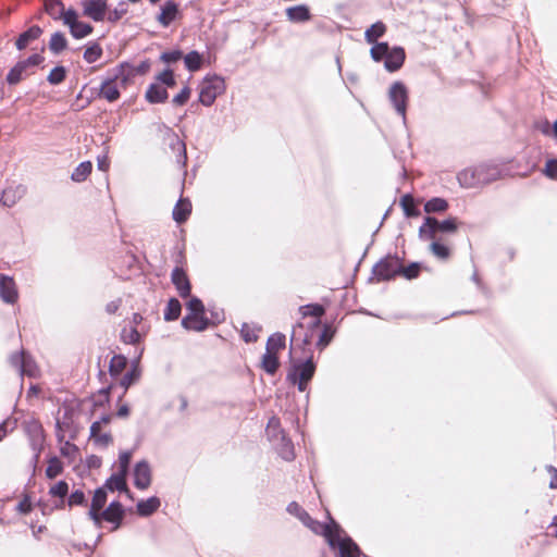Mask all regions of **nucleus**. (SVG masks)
<instances>
[{
	"instance_id": "052dcab7",
	"label": "nucleus",
	"mask_w": 557,
	"mask_h": 557,
	"mask_svg": "<svg viewBox=\"0 0 557 557\" xmlns=\"http://www.w3.org/2000/svg\"><path fill=\"white\" fill-rule=\"evenodd\" d=\"M539 129L544 135H547V136L553 135V132H552L553 131V126H550L548 122H544V123L540 124L539 125Z\"/></svg>"
},
{
	"instance_id": "338daca9",
	"label": "nucleus",
	"mask_w": 557,
	"mask_h": 557,
	"mask_svg": "<svg viewBox=\"0 0 557 557\" xmlns=\"http://www.w3.org/2000/svg\"><path fill=\"white\" fill-rule=\"evenodd\" d=\"M117 307L119 305L116 302H111L107 306V310L108 312L113 313L116 311Z\"/></svg>"
},
{
	"instance_id": "79ce46f5",
	"label": "nucleus",
	"mask_w": 557,
	"mask_h": 557,
	"mask_svg": "<svg viewBox=\"0 0 557 557\" xmlns=\"http://www.w3.org/2000/svg\"><path fill=\"white\" fill-rule=\"evenodd\" d=\"M126 367V358L123 356H114L110 361V373L119 375Z\"/></svg>"
},
{
	"instance_id": "7c9ffc66",
	"label": "nucleus",
	"mask_w": 557,
	"mask_h": 557,
	"mask_svg": "<svg viewBox=\"0 0 557 557\" xmlns=\"http://www.w3.org/2000/svg\"><path fill=\"white\" fill-rule=\"evenodd\" d=\"M46 12L51 15L54 20H61L63 22V13H66L67 9L64 8L60 0H46L45 2Z\"/></svg>"
},
{
	"instance_id": "37998d69",
	"label": "nucleus",
	"mask_w": 557,
	"mask_h": 557,
	"mask_svg": "<svg viewBox=\"0 0 557 557\" xmlns=\"http://www.w3.org/2000/svg\"><path fill=\"white\" fill-rule=\"evenodd\" d=\"M69 491V485L65 481H59L54 485H52L49 490V494L54 497L63 498Z\"/></svg>"
},
{
	"instance_id": "aec40b11",
	"label": "nucleus",
	"mask_w": 557,
	"mask_h": 557,
	"mask_svg": "<svg viewBox=\"0 0 557 557\" xmlns=\"http://www.w3.org/2000/svg\"><path fill=\"white\" fill-rule=\"evenodd\" d=\"M178 15V5L173 1H166L160 10L157 21L164 27L169 26Z\"/></svg>"
},
{
	"instance_id": "cd10ccee",
	"label": "nucleus",
	"mask_w": 557,
	"mask_h": 557,
	"mask_svg": "<svg viewBox=\"0 0 557 557\" xmlns=\"http://www.w3.org/2000/svg\"><path fill=\"white\" fill-rule=\"evenodd\" d=\"M159 507L160 499L158 497H150L137 504V512L143 517H147L157 511Z\"/></svg>"
},
{
	"instance_id": "680f3d73",
	"label": "nucleus",
	"mask_w": 557,
	"mask_h": 557,
	"mask_svg": "<svg viewBox=\"0 0 557 557\" xmlns=\"http://www.w3.org/2000/svg\"><path fill=\"white\" fill-rule=\"evenodd\" d=\"M98 169L103 171V172L108 171V169H109V160H108V158L106 156L98 159Z\"/></svg>"
},
{
	"instance_id": "9b49d317",
	"label": "nucleus",
	"mask_w": 557,
	"mask_h": 557,
	"mask_svg": "<svg viewBox=\"0 0 557 557\" xmlns=\"http://www.w3.org/2000/svg\"><path fill=\"white\" fill-rule=\"evenodd\" d=\"M81 7L85 16L100 22L106 16L108 3L107 0H83Z\"/></svg>"
},
{
	"instance_id": "f8f14e48",
	"label": "nucleus",
	"mask_w": 557,
	"mask_h": 557,
	"mask_svg": "<svg viewBox=\"0 0 557 557\" xmlns=\"http://www.w3.org/2000/svg\"><path fill=\"white\" fill-rule=\"evenodd\" d=\"M388 96L396 111L404 117L408 100V90L406 86L400 82L394 83L389 88Z\"/></svg>"
},
{
	"instance_id": "39448f33",
	"label": "nucleus",
	"mask_w": 557,
	"mask_h": 557,
	"mask_svg": "<svg viewBox=\"0 0 557 557\" xmlns=\"http://www.w3.org/2000/svg\"><path fill=\"white\" fill-rule=\"evenodd\" d=\"M326 529L330 531V534L326 531L320 534L325 536L331 546L338 547L342 557L359 556L358 546L350 539L342 536V531L334 521H331V524H326Z\"/></svg>"
},
{
	"instance_id": "8fccbe9b",
	"label": "nucleus",
	"mask_w": 557,
	"mask_h": 557,
	"mask_svg": "<svg viewBox=\"0 0 557 557\" xmlns=\"http://www.w3.org/2000/svg\"><path fill=\"white\" fill-rule=\"evenodd\" d=\"M44 61V58L39 53H35L30 55L28 59L21 61L20 64L24 65V70L29 66L39 65Z\"/></svg>"
},
{
	"instance_id": "f257e3e1",
	"label": "nucleus",
	"mask_w": 557,
	"mask_h": 557,
	"mask_svg": "<svg viewBox=\"0 0 557 557\" xmlns=\"http://www.w3.org/2000/svg\"><path fill=\"white\" fill-rule=\"evenodd\" d=\"M499 177V171L495 166L479 165L461 171L457 178L459 184L466 188H473L488 184Z\"/></svg>"
},
{
	"instance_id": "20e7f679",
	"label": "nucleus",
	"mask_w": 557,
	"mask_h": 557,
	"mask_svg": "<svg viewBox=\"0 0 557 557\" xmlns=\"http://www.w3.org/2000/svg\"><path fill=\"white\" fill-rule=\"evenodd\" d=\"M285 348V336L281 333L272 334L267 342L265 352L261 360L262 369L274 374L280 366L278 354Z\"/></svg>"
},
{
	"instance_id": "4d7b16f0",
	"label": "nucleus",
	"mask_w": 557,
	"mask_h": 557,
	"mask_svg": "<svg viewBox=\"0 0 557 557\" xmlns=\"http://www.w3.org/2000/svg\"><path fill=\"white\" fill-rule=\"evenodd\" d=\"M32 510V503L28 497H24L17 505V511L21 513H28Z\"/></svg>"
},
{
	"instance_id": "69168bd1",
	"label": "nucleus",
	"mask_w": 557,
	"mask_h": 557,
	"mask_svg": "<svg viewBox=\"0 0 557 557\" xmlns=\"http://www.w3.org/2000/svg\"><path fill=\"white\" fill-rule=\"evenodd\" d=\"M117 416L122 417V418L127 417L128 416V407L126 405L121 406L117 410Z\"/></svg>"
},
{
	"instance_id": "ddd939ff",
	"label": "nucleus",
	"mask_w": 557,
	"mask_h": 557,
	"mask_svg": "<svg viewBox=\"0 0 557 557\" xmlns=\"http://www.w3.org/2000/svg\"><path fill=\"white\" fill-rule=\"evenodd\" d=\"M107 503V492L104 487L98 488L92 497L91 506L89 509V517L94 523L99 528L101 527V510Z\"/></svg>"
},
{
	"instance_id": "0eeeda50",
	"label": "nucleus",
	"mask_w": 557,
	"mask_h": 557,
	"mask_svg": "<svg viewBox=\"0 0 557 557\" xmlns=\"http://www.w3.org/2000/svg\"><path fill=\"white\" fill-rule=\"evenodd\" d=\"M225 89L224 81L221 77L213 76L206 78L200 86L199 101L203 106H211L216 97Z\"/></svg>"
},
{
	"instance_id": "6ab92c4d",
	"label": "nucleus",
	"mask_w": 557,
	"mask_h": 557,
	"mask_svg": "<svg viewBox=\"0 0 557 557\" xmlns=\"http://www.w3.org/2000/svg\"><path fill=\"white\" fill-rule=\"evenodd\" d=\"M0 297L3 301L13 304L17 299V290L13 278L1 276L0 278Z\"/></svg>"
},
{
	"instance_id": "4468645a",
	"label": "nucleus",
	"mask_w": 557,
	"mask_h": 557,
	"mask_svg": "<svg viewBox=\"0 0 557 557\" xmlns=\"http://www.w3.org/2000/svg\"><path fill=\"white\" fill-rule=\"evenodd\" d=\"M110 421L111 417L104 416L101 420L94 422L90 426V436L99 446L106 447L112 442L111 435L101 431L102 426L109 424Z\"/></svg>"
},
{
	"instance_id": "473e14b6",
	"label": "nucleus",
	"mask_w": 557,
	"mask_h": 557,
	"mask_svg": "<svg viewBox=\"0 0 557 557\" xmlns=\"http://www.w3.org/2000/svg\"><path fill=\"white\" fill-rule=\"evenodd\" d=\"M92 164L89 161L79 163L72 173V180L74 182H84L91 173Z\"/></svg>"
},
{
	"instance_id": "2eb2a0df",
	"label": "nucleus",
	"mask_w": 557,
	"mask_h": 557,
	"mask_svg": "<svg viewBox=\"0 0 557 557\" xmlns=\"http://www.w3.org/2000/svg\"><path fill=\"white\" fill-rule=\"evenodd\" d=\"M398 272H400V264L395 258L384 259L374 267V274L380 280H389Z\"/></svg>"
},
{
	"instance_id": "58836bf2",
	"label": "nucleus",
	"mask_w": 557,
	"mask_h": 557,
	"mask_svg": "<svg viewBox=\"0 0 557 557\" xmlns=\"http://www.w3.org/2000/svg\"><path fill=\"white\" fill-rule=\"evenodd\" d=\"M400 205L407 216L419 215V211L416 208L414 199L410 195H405L400 200Z\"/></svg>"
},
{
	"instance_id": "e2e57ef3",
	"label": "nucleus",
	"mask_w": 557,
	"mask_h": 557,
	"mask_svg": "<svg viewBox=\"0 0 557 557\" xmlns=\"http://www.w3.org/2000/svg\"><path fill=\"white\" fill-rule=\"evenodd\" d=\"M242 335L247 343L255 342L257 339V335L253 332L242 330Z\"/></svg>"
},
{
	"instance_id": "de8ad7c7",
	"label": "nucleus",
	"mask_w": 557,
	"mask_h": 557,
	"mask_svg": "<svg viewBox=\"0 0 557 557\" xmlns=\"http://www.w3.org/2000/svg\"><path fill=\"white\" fill-rule=\"evenodd\" d=\"M132 458V454L129 451H123L119 456V472L127 473L128 465Z\"/></svg>"
},
{
	"instance_id": "49530a36",
	"label": "nucleus",
	"mask_w": 557,
	"mask_h": 557,
	"mask_svg": "<svg viewBox=\"0 0 557 557\" xmlns=\"http://www.w3.org/2000/svg\"><path fill=\"white\" fill-rule=\"evenodd\" d=\"M140 334L136 327L124 329L122 331V339L127 344H135L139 341Z\"/></svg>"
},
{
	"instance_id": "c03bdc74",
	"label": "nucleus",
	"mask_w": 557,
	"mask_h": 557,
	"mask_svg": "<svg viewBox=\"0 0 557 557\" xmlns=\"http://www.w3.org/2000/svg\"><path fill=\"white\" fill-rule=\"evenodd\" d=\"M542 172L548 178L556 180L557 178V159H554V158L547 159Z\"/></svg>"
},
{
	"instance_id": "603ef678",
	"label": "nucleus",
	"mask_w": 557,
	"mask_h": 557,
	"mask_svg": "<svg viewBox=\"0 0 557 557\" xmlns=\"http://www.w3.org/2000/svg\"><path fill=\"white\" fill-rule=\"evenodd\" d=\"M84 502L85 495L82 491H75L69 497V506L82 505Z\"/></svg>"
},
{
	"instance_id": "864d4df0",
	"label": "nucleus",
	"mask_w": 557,
	"mask_h": 557,
	"mask_svg": "<svg viewBox=\"0 0 557 557\" xmlns=\"http://www.w3.org/2000/svg\"><path fill=\"white\" fill-rule=\"evenodd\" d=\"M187 310H188V312H196V311L200 312V311H205V308H203L201 300L193 297L187 302Z\"/></svg>"
},
{
	"instance_id": "6e6552de",
	"label": "nucleus",
	"mask_w": 557,
	"mask_h": 557,
	"mask_svg": "<svg viewBox=\"0 0 557 557\" xmlns=\"http://www.w3.org/2000/svg\"><path fill=\"white\" fill-rule=\"evenodd\" d=\"M457 230L456 219H447L443 222H438L434 218H426L425 222L419 230V235L422 239H433L436 232H455Z\"/></svg>"
},
{
	"instance_id": "13d9d810",
	"label": "nucleus",
	"mask_w": 557,
	"mask_h": 557,
	"mask_svg": "<svg viewBox=\"0 0 557 557\" xmlns=\"http://www.w3.org/2000/svg\"><path fill=\"white\" fill-rule=\"evenodd\" d=\"M137 377V373L136 371L134 370L133 372L131 373H126L123 379L121 380V385L124 387V388H127L133 382L134 380Z\"/></svg>"
},
{
	"instance_id": "5701e85b",
	"label": "nucleus",
	"mask_w": 557,
	"mask_h": 557,
	"mask_svg": "<svg viewBox=\"0 0 557 557\" xmlns=\"http://www.w3.org/2000/svg\"><path fill=\"white\" fill-rule=\"evenodd\" d=\"M172 282L182 297H187L190 293V284L185 272L176 268L172 272Z\"/></svg>"
},
{
	"instance_id": "393cba45",
	"label": "nucleus",
	"mask_w": 557,
	"mask_h": 557,
	"mask_svg": "<svg viewBox=\"0 0 557 557\" xmlns=\"http://www.w3.org/2000/svg\"><path fill=\"white\" fill-rule=\"evenodd\" d=\"M104 488H108L110 491H123L129 495V492H128L127 485H126V474L119 472V471L116 473L112 474L108 479V481L104 485Z\"/></svg>"
},
{
	"instance_id": "2f4dec72",
	"label": "nucleus",
	"mask_w": 557,
	"mask_h": 557,
	"mask_svg": "<svg viewBox=\"0 0 557 557\" xmlns=\"http://www.w3.org/2000/svg\"><path fill=\"white\" fill-rule=\"evenodd\" d=\"M67 47V40L63 33L57 32L51 35L50 41H49V49L58 54L61 51H63Z\"/></svg>"
},
{
	"instance_id": "c756f323",
	"label": "nucleus",
	"mask_w": 557,
	"mask_h": 557,
	"mask_svg": "<svg viewBox=\"0 0 557 557\" xmlns=\"http://www.w3.org/2000/svg\"><path fill=\"white\" fill-rule=\"evenodd\" d=\"M166 98H168V92L160 85L153 84L146 91V99L150 103H160V102L165 101Z\"/></svg>"
},
{
	"instance_id": "a878e982",
	"label": "nucleus",
	"mask_w": 557,
	"mask_h": 557,
	"mask_svg": "<svg viewBox=\"0 0 557 557\" xmlns=\"http://www.w3.org/2000/svg\"><path fill=\"white\" fill-rule=\"evenodd\" d=\"M41 33L42 30L40 27L32 26L29 29L20 35V37L16 40V48L18 50L25 49L30 41L39 38Z\"/></svg>"
},
{
	"instance_id": "c9c22d12",
	"label": "nucleus",
	"mask_w": 557,
	"mask_h": 557,
	"mask_svg": "<svg viewBox=\"0 0 557 557\" xmlns=\"http://www.w3.org/2000/svg\"><path fill=\"white\" fill-rule=\"evenodd\" d=\"M448 208V203L443 198H433L424 205V210L428 213L443 212Z\"/></svg>"
},
{
	"instance_id": "4c0bfd02",
	"label": "nucleus",
	"mask_w": 557,
	"mask_h": 557,
	"mask_svg": "<svg viewBox=\"0 0 557 557\" xmlns=\"http://www.w3.org/2000/svg\"><path fill=\"white\" fill-rule=\"evenodd\" d=\"M185 65L189 71H197L201 66L202 58L197 51H191L184 58Z\"/></svg>"
},
{
	"instance_id": "774afa93",
	"label": "nucleus",
	"mask_w": 557,
	"mask_h": 557,
	"mask_svg": "<svg viewBox=\"0 0 557 557\" xmlns=\"http://www.w3.org/2000/svg\"><path fill=\"white\" fill-rule=\"evenodd\" d=\"M141 320H143V318H141V315H140V314L135 313V314L133 315V323H134V324H138V323H140V322H141Z\"/></svg>"
},
{
	"instance_id": "6e6d98bb",
	"label": "nucleus",
	"mask_w": 557,
	"mask_h": 557,
	"mask_svg": "<svg viewBox=\"0 0 557 557\" xmlns=\"http://www.w3.org/2000/svg\"><path fill=\"white\" fill-rule=\"evenodd\" d=\"M400 271L403 273L404 276H406L407 278H413L418 275L419 273V265L418 264H411L405 269H401L400 268Z\"/></svg>"
},
{
	"instance_id": "f704fd0d",
	"label": "nucleus",
	"mask_w": 557,
	"mask_h": 557,
	"mask_svg": "<svg viewBox=\"0 0 557 557\" xmlns=\"http://www.w3.org/2000/svg\"><path fill=\"white\" fill-rule=\"evenodd\" d=\"M181 304L177 299L172 298L168 302L166 309L164 311V319L166 321H173L176 320L181 314Z\"/></svg>"
},
{
	"instance_id": "412c9836",
	"label": "nucleus",
	"mask_w": 557,
	"mask_h": 557,
	"mask_svg": "<svg viewBox=\"0 0 557 557\" xmlns=\"http://www.w3.org/2000/svg\"><path fill=\"white\" fill-rule=\"evenodd\" d=\"M11 361L14 366H16L22 374H26L28 376H36L38 374V369L35 362L24 352L21 356H13Z\"/></svg>"
},
{
	"instance_id": "7ed1b4c3",
	"label": "nucleus",
	"mask_w": 557,
	"mask_h": 557,
	"mask_svg": "<svg viewBox=\"0 0 557 557\" xmlns=\"http://www.w3.org/2000/svg\"><path fill=\"white\" fill-rule=\"evenodd\" d=\"M137 71L127 65H121L119 73L113 79L106 81L100 88V96L110 102H113L120 97V87H125L128 81L135 75Z\"/></svg>"
},
{
	"instance_id": "a18cd8bd",
	"label": "nucleus",
	"mask_w": 557,
	"mask_h": 557,
	"mask_svg": "<svg viewBox=\"0 0 557 557\" xmlns=\"http://www.w3.org/2000/svg\"><path fill=\"white\" fill-rule=\"evenodd\" d=\"M431 251L434 256H436L440 259H447L449 257L450 250L447 246L441 244V243H432L431 244Z\"/></svg>"
},
{
	"instance_id": "a211bd4d",
	"label": "nucleus",
	"mask_w": 557,
	"mask_h": 557,
	"mask_svg": "<svg viewBox=\"0 0 557 557\" xmlns=\"http://www.w3.org/2000/svg\"><path fill=\"white\" fill-rule=\"evenodd\" d=\"M134 483L137 488L146 490L151 483V470L146 461L138 462L134 470Z\"/></svg>"
},
{
	"instance_id": "72a5a7b5",
	"label": "nucleus",
	"mask_w": 557,
	"mask_h": 557,
	"mask_svg": "<svg viewBox=\"0 0 557 557\" xmlns=\"http://www.w3.org/2000/svg\"><path fill=\"white\" fill-rule=\"evenodd\" d=\"M63 472V463L57 457H51L48 460V466L46 468V476L50 480L57 478Z\"/></svg>"
},
{
	"instance_id": "dca6fc26",
	"label": "nucleus",
	"mask_w": 557,
	"mask_h": 557,
	"mask_svg": "<svg viewBox=\"0 0 557 557\" xmlns=\"http://www.w3.org/2000/svg\"><path fill=\"white\" fill-rule=\"evenodd\" d=\"M26 194V187L22 184L9 186L0 191V202L5 207L15 206Z\"/></svg>"
},
{
	"instance_id": "b1692460",
	"label": "nucleus",
	"mask_w": 557,
	"mask_h": 557,
	"mask_svg": "<svg viewBox=\"0 0 557 557\" xmlns=\"http://www.w3.org/2000/svg\"><path fill=\"white\" fill-rule=\"evenodd\" d=\"M100 515L101 521L106 520L108 522L116 523L114 528L116 529L123 517V508L120 503L113 502L109 505V507L106 510L101 511Z\"/></svg>"
},
{
	"instance_id": "bf43d9fd",
	"label": "nucleus",
	"mask_w": 557,
	"mask_h": 557,
	"mask_svg": "<svg viewBox=\"0 0 557 557\" xmlns=\"http://www.w3.org/2000/svg\"><path fill=\"white\" fill-rule=\"evenodd\" d=\"M280 429V421L276 418H272L267 426V431L270 435H274L276 431Z\"/></svg>"
},
{
	"instance_id": "bb28decb",
	"label": "nucleus",
	"mask_w": 557,
	"mask_h": 557,
	"mask_svg": "<svg viewBox=\"0 0 557 557\" xmlns=\"http://www.w3.org/2000/svg\"><path fill=\"white\" fill-rule=\"evenodd\" d=\"M191 212V205L187 199H181L173 209V219L177 223H182L187 220Z\"/></svg>"
},
{
	"instance_id": "f3484780",
	"label": "nucleus",
	"mask_w": 557,
	"mask_h": 557,
	"mask_svg": "<svg viewBox=\"0 0 557 557\" xmlns=\"http://www.w3.org/2000/svg\"><path fill=\"white\" fill-rule=\"evenodd\" d=\"M182 325L186 330L196 332L203 331L208 325L205 311L188 312V314L182 320Z\"/></svg>"
},
{
	"instance_id": "f03ea898",
	"label": "nucleus",
	"mask_w": 557,
	"mask_h": 557,
	"mask_svg": "<svg viewBox=\"0 0 557 557\" xmlns=\"http://www.w3.org/2000/svg\"><path fill=\"white\" fill-rule=\"evenodd\" d=\"M370 54L376 62L384 60V66L389 72L400 69L405 61L404 49L399 47L389 48L387 42H380L372 46Z\"/></svg>"
},
{
	"instance_id": "0e129e2a",
	"label": "nucleus",
	"mask_w": 557,
	"mask_h": 557,
	"mask_svg": "<svg viewBox=\"0 0 557 557\" xmlns=\"http://www.w3.org/2000/svg\"><path fill=\"white\" fill-rule=\"evenodd\" d=\"M548 472L552 473V475H553V479H552V481L549 483V486L552 488H557V473H556V469L553 468V467H549L548 468Z\"/></svg>"
},
{
	"instance_id": "a19ab883",
	"label": "nucleus",
	"mask_w": 557,
	"mask_h": 557,
	"mask_svg": "<svg viewBox=\"0 0 557 557\" xmlns=\"http://www.w3.org/2000/svg\"><path fill=\"white\" fill-rule=\"evenodd\" d=\"M25 72L24 70V65L23 64H20V62L17 64H15L14 67H12L7 76V82L10 84V85H15L17 84L18 82H21L22 77H23V73Z\"/></svg>"
},
{
	"instance_id": "09e8293b",
	"label": "nucleus",
	"mask_w": 557,
	"mask_h": 557,
	"mask_svg": "<svg viewBox=\"0 0 557 557\" xmlns=\"http://www.w3.org/2000/svg\"><path fill=\"white\" fill-rule=\"evenodd\" d=\"M190 97V88L184 87L178 95L173 98V103L176 106H183L187 102Z\"/></svg>"
},
{
	"instance_id": "3c124183",
	"label": "nucleus",
	"mask_w": 557,
	"mask_h": 557,
	"mask_svg": "<svg viewBox=\"0 0 557 557\" xmlns=\"http://www.w3.org/2000/svg\"><path fill=\"white\" fill-rule=\"evenodd\" d=\"M158 79L168 85V86H174L175 85V79H174V75H173V72L170 71V70H166L164 72H162L159 76H158Z\"/></svg>"
},
{
	"instance_id": "ea45409f",
	"label": "nucleus",
	"mask_w": 557,
	"mask_h": 557,
	"mask_svg": "<svg viewBox=\"0 0 557 557\" xmlns=\"http://www.w3.org/2000/svg\"><path fill=\"white\" fill-rule=\"evenodd\" d=\"M66 70L63 66H55L52 69L47 77L48 82L51 85H58L62 83L65 78Z\"/></svg>"
},
{
	"instance_id": "423d86ee",
	"label": "nucleus",
	"mask_w": 557,
	"mask_h": 557,
	"mask_svg": "<svg viewBox=\"0 0 557 557\" xmlns=\"http://www.w3.org/2000/svg\"><path fill=\"white\" fill-rule=\"evenodd\" d=\"M63 24L69 27L71 35L75 39H83L89 36L94 27L79 20V14L76 10L70 8L66 13H63Z\"/></svg>"
},
{
	"instance_id": "4be33fe9",
	"label": "nucleus",
	"mask_w": 557,
	"mask_h": 557,
	"mask_svg": "<svg viewBox=\"0 0 557 557\" xmlns=\"http://www.w3.org/2000/svg\"><path fill=\"white\" fill-rule=\"evenodd\" d=\"M285 13L288 21L292 23H304L311 20L310 9L306 4L287 8Z\"/></svg>"
},
{
	"instance_id": "e433bc0d",
	"label": "nucleus",
	"mask_w": 557,
	"mask_h": 557,
	"mask_svg": "<svg viewBox=\"0 0 557 557\" xmlns=\"http://www.w3.org/2000/svg\"><path fill=\"white\" fill-rule=\"evenodd\" d=\"M102 55V49L98 44L88 46L84 52V59L87 63L97 62Z\"/></svg>"
},
{
	"instance_id": "9d476101",
	"label": "nucleus",
	"mask_w": 557,
	"mask_h": 557,
	"mask_svg": "<svg viewBox=\"0 0 557 557\" xmlns=\"http://www.w3.org/2000/svg\"><path fill=\"white\" fill-rule=\"evenodd\" d=\"M287 510L289 513L296 516L313 533L320 534L321 532L326 531L330 534V531L326 529V524L313 520L305 510L301 509V507L298 504H289Z\"/></svg>"
},
{
	"instance_id": "1a4fd4ad",
	"label": "nucleus",
	"mask_w": 557,
	"mask_h": 557,
	"mask_svg": "<svg viewBox=\"0 0 557 557\" xmlns=\"http://www.w3.org/2000/svg\"><path fill=\"white\" fill-rule=\"evenodd\" d=\"M315 367L311 360H307L306 362L295 366L289 374L288 379L298 385V389L304 392L307 387L308 382L313 376Z\"/></svg>"
},
{
	"instance_id": "c85d7f7f",
	"label": "nucleus",
	"mask_w": 557,
	"mask_h": 557,
	"mask_svg": "<svg viewBox=\"0 0 557 557\" xmlns=\"http://www.w3.org/2000/svg\"><path fill=\"white\" fill-rule=\"evenodd\" d=\"M386 32V26L382 22H376L373 25H371L364 33V37L367 42L372 44L373 46L376 42V40L382 37Z\"/></svg>"
},
{
	"instance_id": "5fc2aeb1",
	"label": "nucleus",
	"mask_w": 557,
	"mask_h": 557,
	"mask_svg": "<svg viewBox=\"0 0 557 557\" xmlns=\"http://www.w3.org/2000/svg\"><path fill=\"white\" fill-rule=\"evenodd\" d=\"M181 58H182V52L178 50L171 51V52H164L161 54V60L166 63L176 62Z\"/></svg>"
}]
</instances>
